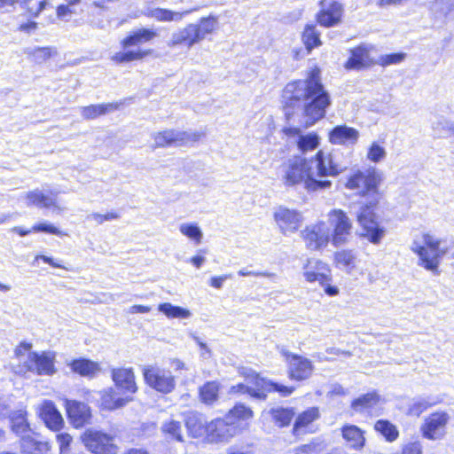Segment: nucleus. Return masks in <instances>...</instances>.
<instances>
[{
	"label": "nucleus",
	"mask_w": 454,
	"mask_h": 454,
	"mask_svg": "<svg viewBox=\"0 0 454 454\" xmlns=\"http://www.w3.org/2000/svg\"><path fill=\"white\" fill-rule=\"evenodd\" d=\"M132 400L129 395L118 396L113 387H109L101 392L102 406L107 410H115L124 406Z\"/></svg>",
	"instance_id": "c756f323"
},
{
	"label": "nucleus",
	"mask_w": 454,
	"mask_h": 454,
	"mask_svg": "<svg viewBox=\"0 0 454 454\" xmlns=\"http://www.w3.org/2000/svg\"><path fill=\"white\" fill-rule=\"evenodd\" d=\"M143 375L146 384L158 392L168 394L176 387L175 377L169 370L146 365L143 367Z\"/></svg>",
	"instance_id": "0eeeda50"
},
{
	"label": "nucleus",
	"mask_w": 454,
	"mask_h": 454,
	"mask_svg": "<svg viewBox=\"0 0 454 454\" xmlns=\"http://www.w3.org/2000/svg\"><path fill=\"white\" fill-rule=\"evenodd\" d=\"M411 250L418 255V265L435 275L439 274L442 258L447 254L448 248L441 247L440 239L428 233L416 237L411 245Z\"/></svg>",
	"instance_id": "20e7f679"
},
{
	"label": "nucleus",
	"mask_w": 454,
	"mask_h": 454,
	"mask_svg": "<svg viewBox=\"0 0 454 454\" xmlns=\"http://www.w3.org/2000/svg\"><path fill=\"white\" fill-rule=\"evenodd\" d=\"M218 20L215 16L201 18L197 23H189L184 27L173 32L167 42L169 48L183 46L188 50L202 42L207 35L217 27Z\"/></svg>",
	"instance_id": "7ed1b4c3"
},
{
	"label": "nucleus",
	"mask_w": 454,
	"mask_h": 454,
	"mask_svg": "<svg viewBox=\"0 0 454 454\" xmlns=\"http://www.w3.org/2000/svg\"><path fill=\"white\" fill-rule=\"evenodd\" d=\"M319 417V411L316 407L309 408L301 412L295 419L293 432L294 435L304 434V428Z\"/></svg>",
	"instance_id": "72a5a7b5"
},
{
	"label": "nucleus",
	"mask_w": 454,
	"mask_h": 454,
	"mask_svg": "<svg viewBox=\"0 0 454 454\" xmlns=\"http://www.w3.org/2000/svg\"><path fill=\"white\" fill-rule=\"evenodd\" d=\"M162 432L168 435L171 439L176 440L178 442H183L182 435V426L179 421L170 419L166 421L161 426Z\"/></svg>",
	"instance_id": "3c124183"
},
{
	"label": "nucleus",
	"mask_w": 454,
	"mask_h": 454,
	"mask_svg": "<svg viewBox=\"0 0 454 454\" xmlns=\"http://www.w3.org/2000/svg\"><path fill=\"white\" fill-rule=\"evenodd\" d=\"M32 230L34 232H45V233H50V234H53V235H57V236L63 235V232L60 230H59L57 227H55L51 223H49L46 222L35 224L32 227Z\"/></svg>",
	"instance_id": "4d7b16f0"
},
{
	"label": "nucleus",
	"mask_w": 454,
	"mask_h": 454,
	"mask_svg": "<svg viewBox=\"0 0 454 454\" xmlns=\"http://www.w3.org/2000/svg\"><path fill=\"white\" fill-rule=\"evenodd\" d=\"M238 274L241 277H247V276H255V277H269V278H274L276 275L274 273L270 272H263V271H252L248 270L247 269L244 268L238 271Z\"/></svg>",
	"instance_id": "e2e57ef3"
},
{
	"label": "nucleus",
	"mask_w": 454,
	"mask_h": 454,
	"mask_svg": "<svg viewBox=\"0 0 454 454\" xmlns=\"http://www.w3.org/2000/svg\"><path fill=\"white\" fill-rule=\"evenodd\" d=\"M220 384L217 381H207L200 387V398L207 405L214 404L219 396Z\"/></svg>",
	"instance_id": "c9c22d12"
},
{
	"label": "nucleus",
	"mask_w": 454,
	"mask_h": 454,
	"mask_svg": "<svg viewBox=\"0 0 454 454\" xmlns=\"http://www.w3.org/2000/svg\"><path fill=\"white\" fill-rule=\"evenodd\" d=\"M302 41L309 51L321 44L319 33L316 30L315 26H306L302 33Z\"/></svg>",
	"instance_id": "8fccbe9b"
},
{
	"label": "nucleus",
	"mask_w": 454,
	"mask_h": 454,
	"mask_svg": "<svg viewBox=\"0 0 454 454\" xmlns=\"http://www.w3.org/2000/svg\"><path fill=\"white\" fill-rule=\"evenodd\" d=\"M192 11L193 10H188L184 12H174L169 9L153 8L149 9L145 15L160 22H178L181 21L185 15L191 13Z\"/></svg>",
	"instance_id": "c85d7f7f"
},
{
	"label": "nucleus",
	"mask_w": 454,
	"mask_h": 454,
	"mask_svg": "<svg viewBox=\"0 0 454 454\" xmlns=\"http://www.w3.org/2000/svg\"><path fill=\"white\" fill-rule=\"evenodd\" d=\"M273 422L278 427H285L290 424L295 412L293 408L276 407L270 410Z\"/></svg>",
	"instance_id": "4c0bfd02"
},
{
	"label": "nucleus",
	"mask_w": 454,
	"mask_h": 454,
	"mask_svg": "<svg viewBox=\"0 0 454 454\" xmlns=\"http://www.w3.org/2000/svg\"><path fill=\"white\" fill-rule=\"evenodd\" d=\"M26 52L35 63L38 64L45 62L47 59L57 54V51L53 47H36L28 49Z\"/></svg>",
	"instance_id": "49530a36"
},
{
	"label": "nucleus",
	"mask_w": 454,
	"mask_h": 454,
	"mask_svg": "<svg viewBox=\"0 0 454 454\" xmlns=\"http://www.w3.org/2000/svg\"><path fill=\"white\" fill-rule=\"evenodd\" d=\"M284 98L286 99V118L290 120L294 115L289 108L301 107L305 128L323 119L331 105L330 95L320 82L318 70H313L306 80L289 82L284 90Z\"/></svg>",
	"instance_id": "f03ea898"
},
{
	"label": "nucleus",
	"mask_w": 454,
	"mask_h": 454,
	"mask_svg": "<svg viewBox=\"0 0 454 454\" xmlns=\"http://www.w3.org/2000/svg\"><path fill=\"white\" fill-rule=\"evenodd\" d=\"M374 428L384 435L388 442L395 441L398 436L396 427L387 420H378Z\"/></svg>",
	"instance_id": "864d4df0"
},
{
	"label": "nucleus",
	"mask_w": 454,
	"mask_h": 454,
	"mask_svg": "<svg viewBox=\"0 0 454 454\" xmlns=\"http://www.w3.org/2000/svg\"><path fill=\"white\" fill-rule=\"evenodd\" d=\"M403 454H422L421 446L419 442H411L404 446Z\"/></svg>",
	"instance_id": "338daca9"
},
{
	"label": "nucleus",
	"mask_w": 454,
	"mask_h": 454,
	"mask_svg": "<svg viewBox=\"0 0 454 454\" xmlns=\"http://www.w3.org/2000/svg\"><path fill=\"white\" fill-rule=\"evenodd\" d=\"M158 309L169 318H188L191 317V312L188 309L168 302L160 304Z\"/></svg>",
	"instance_id": "c03bdc74"
},
{
	"label": "nucleus",
	"mask_w": 454,
	"mask_h": 454,
	"mask_svg": "<svg viewBox=\"0 0 454 454\" xmlns=\"http://www.w3.org/2000/svg\"><path fill=\"white\" fill-rule=\"evenodd\" d=\"M330 269L328 265L317 259H309L308 262L304 266L303 275L307 281H324L325 278L330 274Z\"/></svg>",
	"instance_id": "4be33fe9"
},
{
	"label": "nucleus",
	"mask_w": 454,
	"mask_h": 454,
	"mask_svg": "<svg viewBox=\"0 0 454 454\" xmlns=\"http://www.w3.org/2000/svg\"><path fill=\"white\" fill-rule=\"evenodd\" d=\"M453 11L454 0H434L430 5V12L438 20H445Z\"/></svg>",
	"instance_id": "a19ab883"
},
{
	"label": "nucleus",
	"mask_w": 454,
	"mask_h": 454,
	"mask_svg": "<svg viewBox=\"0 0 454 454\" xmlns=\"http://www.w3.org/2000/svg\"><path fill=\"white\" fill-rule=\"evenodd\" d=\"M271 384L274 386L272 387H270V389H266L260 387H250V389L248 390V395L255 399L266 400L267 393L278 392L282 396H288L294 390V387H286L285 385L274 381H271Z\"/></svg>",
	"instance_id": "7c9ffc66"
},
{
	"label": "nucleus",
	"mask_w": 454,
	"mask_h": 454,
	"mask_svg": "<svg viewBox=\"0 0 454 454\" xmlns=\"http://www.w3.org/2000/svg\"><path fill=\"white\" fill-rule=\"evenodd\" d=\"M386 154L384 147L373 142L368 150L367 158L372 162H380L386 157Z\"/></svg>",
	"instance_id": "5fc2aeb1"
},
{
	"label": "nucleus",
	"mask_w": 454,
	"mask_h": 454,
	"mask_svg": "<svg viewBox=\"0 0 454 454\" xmlns=\"http://www.w3.org/2000/svg\"><path fill=\"white\" fill-rule=\"evenodd\" d=\"M306 247L310 250H317L327 245L330 233L325 223L307 227L301 232Z\"/></svg>",
	"instance_id": "f3484780"
},
{
	"label": "nucleus",
	"mask_w": 454,
	"mask_h": 454,
	"mask_svg": "<svg viewBox=\"0 0 454 454\" xmlns=\"http://www.w3.org/2000/svg\"><path fill=\"white\" fill-rule=\"evenodd\" d=\"M74 12V10H73L72 7L67 4H60L57 8V16L59 19L61 20H64L67 17L71 16Z\"/></svg>",
	"instance_id": "69168bd1"
},
{
	"label": "nucleus",
	"mask_w": 454,
	"mask_h": 454,
	"mask_svg": "<svg viewBox=\"0 0 454 454\" xmlns=\"http://www.w3.org/2000/svg\"><path fill=\"white\" fill-rule=\"evenodd\" d=\"M406 54L403 52L386 54L380 56L377 63L383 67L398 64L404 60Z\"/></svg>",
	"instance_id": "6e6d98bb"
},
{
	"label": "nucleus",
	"mask_w": 454,
	"mask_h": 454,
	"mask_svg": "<svg viewBox=\"0 0 454 454\" xmlns=\"http://www.w3.org/2000/svg\"><path fill=\"white\" fill-rule=\"evenodd\" d=\"M341 435L346 442L355 450H361L364 446L365 437L364 431L357 426L345 425L341 427Z\"/></svg>",
	"instance_id": "cd10ccee"
},
{
	"label": "nucleus",
	"mask_w": 454,
	"mask_h": 454,
	"mask_svg": "<svg viewBox=\"0 0 454 454\" xmlns=\"http://www.w3.org/2000/svg\"><path fill=\"white\" fill-rule=\"evenodd\" d=\"M10 421L12 432L21 438L31 433V429L26 418V411L19 410L10 414Z\"/></svg>",
	"instance_id": "473e14b6"
},
{
	"label": "nucleus",
	"mask_w": 454,
	"mask_h": 454,
	"mask_svg": "<svg viewBox=\"0 0 454 454\" xmlns=\"http://www.w3.org/2000/svg\"><path fill=\"white\" fill-rule=\"evenodd\" d=\"M190 336L202 350L201 356L204 358L209 357L211 356V350L207 347V345L205 342H203L201 339L196 334L191 333Z\"/></svg>",
	"instance_id": "680f3d73"
},
{
	"label": "nucleus",
	"mask_w": 454,
	"mask_h": 454,
	"mask_svg": "<svg viewBox=\"0 0 454 454\" xmlns=\"http://www.w3.org/2000/svg\"><path fill=\"white\" fill-rule=\"evenodd\" d=\"M273 216L280 232L284 235H289L297 231L303 220L301 212L284 206L278 207L274 211Z\"/></svg>",
	"instance_id": "9d476101"
},
{
	"label": "nucleus",
	"mask_w": 454,
	"mask_h": 454,
	"mask_svg": "<svg viewBox=\"0 0 454 454\" xmlns=\"http://www.w3.org/2000/svg\"><path fill=\"white\" fill-rule=\"evenodd\" d=\"M322 10L317 14V21L321 26L333 27L340 21L342 16V6L336 1L321 2Z\"/></svg>",
	"instance_id": "a211bd4d"
},
{
	"label": "nucleus",
	"mask_w": 454,
	"mask_h": 454,
	"mask_svg": "<svg viewBox=\"0 0 454 454\" xmlns=\"http://www.w3.org/2000/svg\"><path fill=\"white\" fill-rule=\"evenodd\" d=\"M112 379L115 387L123 394L132 395L137 392L135 375L131 368H114Z\"/></svg>",
	"instance_id": "6ab92c4d"
},
{
	"label": "nucleus",
	"mask_w": 454,
	"mask_h": 454,
	"mask_svg": "<svg viewBox=\"0 0 454 454\" xmlns=\"http://www.w3.org/2000/svg\"><path fill=\"white\" fill-rule=\"evenodd\" d=\"M380 401V396L375 392L367 393L354 399L351 409L357 413H364L375 407Z\"/></svg>",
	"instance_id": "2f4dec72"
},
{
	"label": "nucleus",
	"mask_w": 454,
	"mask_h": 454,
	"mask_svg": "<svg viewBox=\"0 0 454 454\" xmlns=\"http://www.w3.org/2000/svg\"><path fill=\"white\" fill-rule=\"evenodd\" d=\"M238 431L234 421L215 419L207 425V434L211 442H224L233 437Z\"/></svg>",
	"instance_id": "4468645a"
},
{
	"label": "nucleus",
	"mask_w": 454,
	"mask_h": 454,
	"mask_svg": "<svg viewBox=\"0 0 454 454\" xmlns=\"http://www.w3.org/2000/svg\"><path fill=\"white\" fill-rule=\"evenodd\" d=\"M377 201H371L360 207L356 219L364 231V235L372 244H379L385 235V228L380 226L378 217L374 212Z\"/></svg>",
	"instance_id": "39448f33"
},
{
	"label": "nucleus",
	"mask_w": 454,
	"mask_h": 454,
	"mask_svg": "<svg viewBox=\"0 0 454 454\" xmlns=\"http://www.w3.org/2000/svg\"><path fill=\"white\" fill-rule=\"evenodd\" d=\"M331 277L330 274L324 279V281H319V284L324 288L325 293L329 296H335L339 294V289L337 286H333L331 284Z\"/></svg>",
	"instance_id": "bf43d9fd"
},
{
	"label": "nucleus",
	"mask_w": 454,
	"mask_h": 454,
	"mask_svg": "<svg viewBox=\"0 0 454 454\" xmlns=\"http://www.w3.org/2000/svg\"><path fill=\"white\" fill-rule=\"evenodd\" d=\"M27 371L38 375H52L56 370L54 367V356L50 353L29 352L25 362Z\"/></svg>",
	"instance_id": "dca6fc26"
},
{
	"label": "nucleus",
	"mask_w": 454,
	"mask_h": 454,
	"mask_svg": "<svg viewBox=\"0 0 454 454\" xmlns=\"http://www.w3.org/2000/svg\"><path fill=\"white\" fill-rule=\"evenodd\" d=\"M432 129L437 137H445L449 133L454 134V121L443 116H436L432 121Z\"/></svg>",
	"instance_id": "a18cd8bd"
},
{
	"label": "nucleus",
	"mask_w": 454,
	"mask_h": 454,
	"mask_svg": "<svg viewBox=\"0 0 454 454\" xmlns=\"http://www.w3.org/2000/svg\"><path fill=\"white\" fill-rule=\"evenodd\" d=\"M41 417L47 427L51 430L59 431L63 427V418L51 401H45L43 403Z\"/></svg>",
	"instance_id": "5701e85b"
},
{
	"label": "nucleus",
	"mask_w": 454,
	"mask_h": 454,
	"mask_svg": "<svg viewBox=\"0 0 454 454\" xmlns=\"http://www.w3.org/2000/svg\"><path fill=\"white\" fill-rule=\"evenodd\" d=\"M180 232L193 240L195 244L199 245L201 243L203 238V232L199 225L195 223H182L179 227Z\"/></svg>",
	"instance_id": "de8ad7c7"
},
{
	"label": "nucleus",
	"mask_w": 454,
	"mask_h": 454,
	"mask_svg": "<svg viewBox=\"0 0 454 454\" xmlns=\"http://www.w3.org/2000/svg\"><path fill=\"white\" fill-rule=\"evenodd\" d=\"M119 218V215L115 212H110L106 215L93 213L87 216L89 221H94L98 224L103 223L105 221H112Z\"/></svg>",
	"instance_id": "13d9d810"
},
{
	"label": "nucleus",
	"mask_w": 454,
	"mask_h": 454,
	"mask_svg": "<svg viewBox=\"0 0 454 454\" xmlns=\"http://www.w3.org/2000/svg\"><path fill=\"white\" fill-rule=\"evenodd\" d=\"M436 401H432L429 397L413 398L408 406L407 414L410 416L419 417L429 407L436 404Z\"/></svg>",
	"instance_id": "79ce46f5"
},
{
	"label": "nucleus",
	"mask_w": 454,
	"mask_h": 454,
	"mask_svg": "<svg viewBox=\"0 0 454 454\" xmlns=\"http://www.w3.org/2000/svg\"><path fill=\"white\" fill-rule=\"evenodd\" d=\"M239 373L245 378L247 383L253 384L254 387H260L266 389H270L274 385L271 380L260 377V375L251 368L240 367Z\"/></svg>",
	"instance_id": "58836bf2"
},
{
	"label": "nucleus",
	"mask_w": 454,
	"mask_h": 454,
	"mask_svg": "<svg viewBox=\"0 0 454 454\" xmlns=\"http://www.w3.org/2000/svg\"><path fill=\"white\" fill-rule=\"evenodd\" d=\"M118 108L117 104L108 103L100 105H90L88 106L81 107V114L84 119H95L98 116L112 113Z\"/></svg>",
	"instance_id": "f704fd0d"
},
{
	"label": "nucleus",
	"mask_w": 454,
	"mask_h": 454,
	"mask_svg": "<svg viewBox=\"0 0 454 454\" xmlns=\"http://www.w3.org/2000/svg\"><path fill=\"white\" fill-rule=\"evenodd\" d=\"M329 223L333 229L332 233L333 244L336 247L345 244L352 229V223L348 216L341 209H333L329 213Z\"/></svg>",
	"instance_id": "1a4fd4ad"
},
{
	"label": "nucleus",
	"mask_w": 454,
	"mask_h": 454,
	"mask_svg": "<svg viewBox=\"0 0 454 454\" xmlns=\"http://www.w3.org/2000/svg\"><path fill=\"white\" fill-rule=\"evenodd\" d=\"M319 145V137L316 133L300 135L297 141V146L302 153H307L316 149Z\"/></svg>",
	"instance_id": "09e8293b"
},
{
	"label": "nucleus",
	"mask_w": 454,
	"mask_h": 454,
	"mask_svg": "<svg viewBox=\"0 0 454 454\" xmlns=\"http://www.w3.org/2000/svg\"><path fill=\"white\" fill-rule=\"evenodd\" d=\"M356 254L352 250H341L334 254V261L338 268L350 272L356 266Z\"/></svg>",
	"instance_id": "ea45409f"
},
{
	"label": "nucleus",
	"mask_w": 454,
	"mask_h": 454,
	"mask_svg": "<svg viewBox=\"0 0 454 454\" xmlns=\"http://www.w3.org/2000/svg\"><path fill=\"white\" fill-rule=\"evenodd\" d=\"M67 412L75 427L83 426L90 416L89 406L77 401H68L67 403Z\"/></svg>",
	"instance_id": "b1692460"
},
{
	"label": "nucleus",
	"mask_w": 454,
	"mask_h": 454,
	"mask_svg": "<svg viewBox=\"0 0 454 454\" xmlns=\"http://www.w3.org/2000/svg\"><path fill=\"white\" fill-rule=\"evenodd\" d=\"M232 278V274H224L218 277H212L210 278V286L216 288L221 289L223 287V282L227 279H230Z\"/></svg>",
	"instance_id": "0e129e2a"
},
{
	"label": "nucleus",
	"mask_w": 454,
	"mask_h": 454,
	"mask_svg": "<svg viewBox=\"0 0 454 454\" xmlns=\"http://www.w3.org/2000/svg\"><path fill=\"white\" fill-rule=\"evenodd\" d=\"M201 135L197 132L168 129L155 134L153 138L156 147L181 146L190 142L198 141Z\"/></svg>",
	"instance_id": "f8f14e48"
},
{
	"label": "nucleus",
	"mask_w": 454,
	"mask_h": 454,
	"mask_svg": "<svg viewBox=\"0 0 454 454\" xmlns=\"http://www.w3.org/2000/svg\"><path fill=\"white\" fill-rule=\"evenodd\" d=\"M86 448L94 454H117L114 437L101 431L88 429L82 435Z\"/></svg>",
	"instance_id": "6e6552de"
},
{
	"label": "nucleus",
	"mask_w": 454,
	"mask_h": 454,
	"mask_svg": "<svg viewBox=\"0 0 454 454\" xmlns=\"http://www.w3.org/2000/svg\"><path fill=\"white\" fill-rule=\"evenodd\" d=\"M151 54V50H131L120 51L113 56V60L116 63H128L134 60L142 59Z\"/></svg>",
	"instance_id": "37998d69"
},
{
	"label": "nucleus",
	"mask_w": 454,
	"mask_h": 454,
	"mask_svg": "<svg viewBox=\"0 0 454 454\" xmlns=\"http://www.w3.org/2000/svg\"><path fill=\"white\" fill-rule=\"evenodd\" d=\"M58 192H43L39 189L28 192L26 194L27 204L33 205L40 208H49L56 206Z\"/></svg>",
	"instance_id": "412c9836"
},
{
	"label": "nucleus",
	"mask_w": 454,
	"mask_h": 454,
	"mask_svg": "<svg viewBox=\"0 0 454 454\" xmlns=\"http://www.w3.org/2000/svg\"><path fill=\"white\" fill-rule=\"evenodd\" d=\"M283 356L288 364V372L291 379L304 380L311 376L314 366L309 359L289 351H283Z\"/></svg>",
	"instance_id": "ddd939ff"
},
{
	"label": "nucleus",
	"mask_w": 454,
	"mask_h": 454,
	"mask_svg": "<svg viewBox=\"0 0 454 454\" xmlns=\"http://www.w3.org/2000/svg\"><path fill=\"white\" fill-rule=\"evenodd\" d=\"M381 180V173L375 168H369L364 171L357 170L350 176L346 187L350 190H357V192L362 196L370 193L376 194Z\"/></svg>",
	"instance_id": "423d86ee"
},
{
	"label": "nucleus",
	"mask_w": 454,
	"mask_h": 454,
	"mask_svg": "<svg viewBox=\"0 0 454 454\" xmlns=\"http://www.w3.org/2000/svg\"><path fill=\"white\" fill-rule=\"evenodd\" d=\"M373 45L369 43H361L349 51L350 57L346 61L344 67L348 70H362L370 67L375 62L371 58V51Z\"/></svg>",
	"instance_id": "2eb2a0df"
},
{
	"label": "nucleus",
	"mask_w": 454,
	"mask_h": 454,
	"mask_svg": "<svg viewBox=\"0 0 454 454\" xmlns=\"http://www.w3.org/2000/svg\"><path fill=\"white\" fill-rule=\"evenodd\" d=\"M20 447L26 454H41L47 450V443L35 439L31 432L20 438Z\"/></svg>",
	"instance_id": "e433bc0d"
},
{
	"label": "nucleus",
	"mask_w": 454,
	"mask_h": 454,
	"mask_svg": "<svg viewBox=\"0 0 454 454\" xmlns=\"http://www.w3.org/2000/svg\"><path fill=\"white\" fill-rule=\"evenodd\" d=\"M184 423L189 434L193 438H198L207 434V421L199 412H186L184 414Z\"/></svg>",
	"instance_id": "a878e982"
},
{
	"label": "nucleus",
	"mask_w": 454,
	"mask_h": 454,
	"mask_svg": "<svg viewBox=\"0 0 454 454\" xmlns=\"http://www.w3.org/2000/svg\"><path fill=\"white\" fill-rule=\"evenodd\" d=\"M340 153L318 151L314 157L294 156L282 165L281 181L286 187L302 185L308 192L329 189L332 182L348 168L340 161Z\"/></svg>",
	"instance_id": "f257e3e1"
},
{
	"label": "nucleus",
	"mask_w": 454,
	"mask_h": 454,
	"mask_svg": "<svg viewBox=\"0 0 454 454\" xmlns=\"http://www.w3.org/2000/svg\"><path fill=\"white\" fill-rule=\"evenodd\" d=\"M359 138V131L347 125H337L329 132V142L333 145H354Z\"/></svg>",
	"instance_id": "aec40b11"
},
{
	"label": "nucleus",
	"mask_w": 454,
	"mask_h": 454,
	"mask_svg": "<svg viewBox=\"0 0 454 454\" xmlns=\"http://www.w3.org/2000/svg\"><path fill=\"white\" fill-rule=\"evenodd\" d=\"M58 442L59 443V448L61 452L64 449L67 448L72 441V437L68 434H59L57 435Z\"/></svg>",
	"instance_id": "774afa93"
},
{
	"label": "nucleus",
	"mask_w": 454,
	"mask_h": 454,
	"mask_svg": "<svg viewBox=\"0 0 454 454\" xmlns=\"http://www.w3.org/2000/svg\"><path fill=\"white\" fill-rule=\"evenodd\" d=\"M68 365L72 372L82 377L94 378L100 372L99 364L87 358L74 359Z\"/></svg>",
	"instance_id": "bb28decb"
},
{
	"label": "nucleus",
	"mask_w": 454,
	"mask_h": 454,
	"mask_svg": "<svg viewBox=\"0 0 454 454\" xmlns=\"http://www.w3.org/2000/svg\"><path fill=\"white\" fill-rule=\"evenodd\" d=\"M159 35L156 30L148 27H141L133 30L121 41V46L124 49L131 46H137L145 43L151 42Z\"/></svg>",
	"instance_id": "393cba45"
},
{
	"label": "nucleus",
	"mask_w": 454,
	"mask_h": 454,
	"mask_svg": "<svg viewBox=\"0 0 454 454\" xmlns=\"http://www.w3.org/2000/svg\"><path fill=\"white\" fill-rule=\"evenodd\" d=\"M319 445L316 442L303 444L295 449V454H317Z\"/></svg>",
	"instance_id": "052dcab7"
},
{
	"label": "nucleus",
	"mask_w": 454,
	"mask_h": 454,
	"mask_svg": "<svg viewBox=\"0 0 454 454\" xmlns=\"http://www.w3.org/2000/svg\"><path fill=\"white\" fill-rule=\"evenodd\" d=\"M254 416L253 411L243 403H237L232 409H231L226 415V419L233 421V419H249Z\"/></svg>",
	"instance_id": "603ef678"
},
{
	"label": "nucleus",
	"mask_w": 454,
	"mask_h": 454,
	"mask_svg": "<svg viewBox=\"0 0 454 454\" xmlns=\"http://www.w3.org/2000/svg\"><path fill=\"white\" fill-rule=\"evenodd\" d=\"M450 416L446 411H436L427 416L421 425L422 435L429 440H440L446 434Z\"/></svg>",
	"instance_id": "9b49d317"
}]
</instances>
